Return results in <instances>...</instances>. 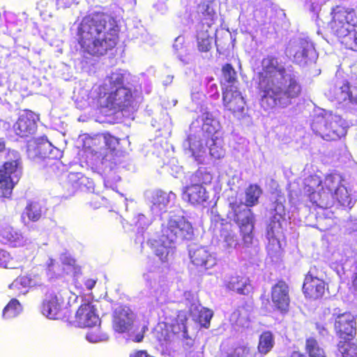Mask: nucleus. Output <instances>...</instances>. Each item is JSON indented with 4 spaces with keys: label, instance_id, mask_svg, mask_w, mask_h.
I'll return each mask as SVG.
<instances>
[{
    "label": "nucleus",
    "instance_id": "f257e3e1",
    "mask_svg": "<svg viewBox=\"0 0 357 357\" xmlns=\"http://www.w3.org/2000/svg\"><path fill=\"white\" fill-rule=\"evenodd\" d=\"M342 181L341 175L337 173L326 174L324 180L317 174L310 175L304 181V194L319 208H331L336 203L343 204L338 195Z\"/></svg>",
    "mask_w": 357,
    "mask_h": 357
},
{
    "label": "nucleus",
    "instance_id": "f03ea898",
    "mask_svg": "<svg viewBox=\"0 0 357 357\" xmlns=\"http://www.w3.org/2000/svg\"><path fill=\"white\" fill-rule=\"evenodd\" d=\"M261 194L262 190L258 184H250L245 191V204L235 201L229 204L232 211L233 221L238 226L245 247H250L254 239L255 216L250 208L258 204Z\"/></svg>",
    "mask_w": 357,
    "mask_h": 357
},
{
    "label": "nucleus",
    "instance_id": "7ed1b4c3",
    "mask_svg": "<svg viewBox=\"0 0 357 357\" xmlns=\"http://www.w3.org/2000/svg\"><path fill=\"white\" fill-rule=\"evenodd\" d=\"M262 72L258 74V89H294L298 86V77L290 68H285L273 56L261 61Z\"/></svg>",
    "mask_w": 357,
    "mask_h": 357
},
{
    "label": "nucleus",
    "instance_id": "20e7f679",
    "mask_svg": "<svg viewBox=\"0 0 357 357\" xmlns=\"http://www.w3.org/2000/svg\"><path fill=\"white\" fill-rule=\"evenodd\" d=\"M119 29L112 16L104 13H94L91 17V36L93 34L91 54L97 56L105 54L116 44Z\"/></svg>",
    "mask_w": 357,
    "mask_h": 357
},
{
    "label": "nucleus",
    "instance_id": "39448f33",
    "mask_svg": "<svg viewBox=\"0 0 357 357\" xmlns=\"http://www.w3.org/2000/svg\"><path fill=\"white\" fill-rule=\"evenodd\" d=\"M331 14L330 26L333 33L346 48L357 52V29L354 28L357 20L354 10L336 6L332 8Z\"/></svg>",
    "mask_w": 357,
    "mask_h": 357
},
{
    "label": "nucleus",
    "instance_id": "423d86ee",
    "mask_svg": "<svg viewBox=\"0 0 357 357\" xmlns=\"http://www.w3.org/2000/svg\"><path fill=\"white\" fill-rule=\"evenodd\" d=\"M311 128L314 134L326 141H337L344 137L348 126L339 115L321 109L312 116Z\"/></svg>",
    "mask_w": 357,
    "mask_h": 357
},
{
    "label": "nucleus",
    "instance_id": "0eeeda50",
    "mask_svg": "<svg viewBox=\"0 0 357 357\" xmlns=\"http://www.w3.org/2000/svg\"><path fill=\"white\" fill-rule=\"evenodd\" d=\"M104 97L100 105L105 112L110 114L121 113L128 116L137 111L143 100L137 91H110L105 93Z\"/></svg>",
    "mask_w": 357,
    "mask_h": 357
},
{
    "label": "nucleus",
    "instance_id": "6e6552de",
    "mask_svg": "<svg viewBox=\"0 0 357 357\" xmlns=\"http://www.w3.org/2000/svg\"><path fill=\"white\" fill-rule=\"evenodd\" d=\"M0 167V197L10 198L22 173L21 158L16 151L8 150Z\"/></svg>",
    "mask_w": 357,
    "mask_h": 357
},
{
    "label": "nucleus",
    "instance_id": "1a4fd4ad",
    "mask_svg": "<svg viewBox=\"0 0 357 357\" xmlns=\"http://www.w3.org/2000/svg\"><path fill=\"white\" fill-rule=\"evenodd\" d=\"M285 53L303 68L311 67L316 63L318 59L314 43L308 38L291 40L286 47Z\"/></svg>",
    "mask_w": 357,
    "mask_h": 357
},
{
    "label": "nucleus",
    "instance_id": "9d476101",
    "mask_svg": "<svg viewBox=\"0 0 357 357\" xmlns=\"http://www.w3.org/2000/svg\"><path fill=\"white\" fill-rule=\"evenodd\" d=\"M119 139L109 133H100L91 137V155L96 164L109 158L111 153H116Z\"/></svg>",
    "mask_w": 357,
    "mask_h": 357
},
{
    "label": "nucleus",
    "instance_id": "9b49d317",
    "mask_svg": "<svg viewBox=\"0 0 357 357\" xmlns=\"http://www.w3.org/2000/svg\"><path fill=\"white\" fill-rule=\"evenodd\" d=\"M162 233L163 237L173 242L176 240H191L194 236V230L191 223L183 216L169 218L167 226L163 227Z\"/></svg>",
    "mask_w": 357,
    "mask_h": 357
},
{
    "label": "nucleus",
    "instance_id": "f8f14e48",
    "mask_svg": "<svg viewBox=\"0 0 357 357\" xmlns=\"http://www.w3.org/2000/svg\"><path fill=\"white\" fill-rule=\"evenodd\" d=\"M271 301L274 311L282 315L290 311L291 297L288 284L282 280L277 281L271 289Z\"/></svg>",
    "mask_w": 357,
    "mask_h": 357
},
{
    "label": "nucleus",
    "instance_id": "ddd939ff",
    "mask_svg": "<svg viewBox=\"0 0 357 357\" xmlns=\"http://www.w3.org/2000/svg\"><path fill=\"white\" fill-rule=\"evenodd\" d=\"M181 333L183 338H188V329L185 324L177 320L172 324L160 323L154 331L155 337L161 344L172 342Z\"/></svg>",
    "mask_w": 357,
    "mask_h": 357
},
{
    "label": "nucleus",
    "instance_id": "4468645a",
    "mask_svg": "<svg viewBox=\"0 0 357 357\" xmlns=\"http://www.w3.org/2000/svg\"><path fill=\"white\" fill-rule=\"evenodd\" d=\"M44 298L40 303L41 313L51 319H59L61 315L63 299L56 292L45 287L41 289Z\"/></svg>",
    "mask_w": 357,
    "mask_h": 357
},
{
    "label": "nucleus",
    "instance_id": "2eb2a0df",
    "mask_svg": "<svg viewBox=\"0 0 357 357\" xmlns=\"http://www.w3.org/2000/svg\"><path fill=\"white\" fill-rule=\"evenodd\" d=\"M316 271L315 266L310 268L303 284V291L305 298L314 301L321 298L326 289V283L315 275Z\"/></svg>",
    "mask_w": 357,
    "mask_h": 357
},
{
    "label": "nucleus",
    "instance_id": "dca6fc26",
    "mask_svg": "<svg viewBox=\"0 0 357 357\" xmlns=\"http://www.w3.org/2000/svg\"><path fill=\"white\" fill-rule=\"evenodd\" d=\"M39 120L38 114L31 110L25 109L14 123L13 131L20 137H28L36 132Z\"/></svg>",
    "mask_w": 357,
    "mask_h": 357
},
{
    "label": "nucleus",
    "instance_id": "f3484780",
    "mask_svg": "<svg viewBox=\"0 0 357 357\" xmlns=\"http://www.w3.org/2000/svg\"><path fill=\"white\" fill-rule=\"evenodd\" d=\"M121 163L116 153H111L109 158L100 161L101 174L103 176L105 185L114 190L121 181L118 165Z\"/></svg>",
    "mask_w": 357,
    "mask_h": 357
},
{
    "label": "nucleus",
    "instance_id": "a211bd4d",
    "mask_svg": "<svg viewBox=\"0 0 357 357\" xmlns=\"http://www.w3.org/2000/svg\"><path fill=\"white\" fill-rule=\"evenodd\" d=\"M334 329L341 339L355 338L357 333L356 321L349 312L337 314L335 318Z\"/></svg>",
    "mask_w": 357,
    "mask_h": 357
},
{
    "label": "nucleus",
    "instance_id": "6ab92c4d",
    "mask_svg": "<svg viewBox=\"0 0 357 357\" xmlns=\"http://www.w3.org/2000/svg\"><path fill=\"white\" fill-rule=\"evenodd\" d=\"M134 313L126 305H120L112 313V328L118 333H124L129 331L134 324Z\"/></svg>",
    "mask_w": 357,
    "mask_h": 357
},
{
    "label": "nucleus",
    "instance_id": "aec40b11",
    "mask_svg": "<svg viewBox=\"0 0 357 357\" xmlns=\"http://www.w3.org/2000/svg\"><path fill=\"white\" fill-rule=\"evenodd\" d=\"M222 101L225 107L234 115L243 116L245 101L240 91H223Z\"/></svg>",
    "mask_w": 357,
    "mask_h": 357
},
{
    "label": "nucleus",
    "instance_id": "412c9836",
    "mask_svg": "<svg viewBox=\"0 0 357 357\" xmlns=\"http://www.w3.org/2000/svg\"><path fill=\"white\" fill-rule=\"evenodd\" d=\"M191 263L197 268L208 270L217 264V259L205 247H199L190 251Z\"/></svg>",
    "mask_w": 357,
    "mask_h": 357
},
{
    "label": "nucleus",
    "instance_id": "4be33fe9",
    "mask_svg": "<svg viewBox=\"0 0 357 357\" xmlns=\"http://www.w3.org/2000/svg\"><path fill=\"white\" fill-rule=\"evenodd\" d=\"M182 198L191 205L198 206L207 201L208 196L205 188L199 183H190L183 188Z\"/></svg>",
    "mask_w": 357,
    "mask_h": 357
},
{
    "label": "nucleus",
    "instance_id": "5701e85b",
    "mask_svg": "<svg viewBox=\"0 0 357 357\" xmlns=\"http://www.w3.org/2000/svg\"><path fill=\"white\" fill-rule=\"evenodd\" d=\"M130 78L127 71L118 70L105 79L102 89H130L128 86Z\"/></svg>",
    "mask_w": 357,
    "mask_h": 357
},
{
    "label": "nucleus",
    "instance_id": "b1692460",
    "mask_svg": "<svg viewBox=\"0 0 357 357\" xmlns=\"http://www.w3.org/2000/svg\"><path fill=\"white\" fill-rule=\"evenodd\" d=\"M226 287L228 289L235 291L240 295L250 296L254 292V287L248 277L244 275H234L229 278Z\"/></svg>",
    "mask_w": 357,
    "mask_h": 357
},
{
    "label": "nucleus",
    "instance_id": "393cba45",
    "mask_svg": "<svg viewBox=\"0 0 357 357\" xmlns=\"http://www.w3.org/2000/svg\"><path fill=\"white\" fill-rule=\"evenodd\" d=\"M173 243V241H169V239L163 237L162 234L158 239L154 240L152 244L153 250L161 262H167L169 254L173 253L174 248L172 245Z\"/></svg>",
    "mask_w": 357,
    "mask_h": 357
},
{
    "label": "nucleus",
    "instance_id": "a878e982",
    "mask_svg": "<svg viewBox=\"0 0 357 357\" xmlns=\"http://www.w3.org/2000/svg\"><path fill=\"white\" fill-rule=\"evenodd\" d=\"M78 43L81 50L83 52V56L88 58L89 54V17L86 16L77 28Z\"/></svg>",
    "mask_w": 357,
    "mask_h": 357
},
{
    "label": "nucleus",
    "instance_id": "bb28decb",
    "mask_svg": "<svg viewBox=\"0 0 357 357\" xmlns=\"http://www.w3.org/2000/svg\"><path fill=\"white\" fill-rule=\"evenodd\" d=\"M221 83L225 86V89H227L228 87H234L235 89L238 88L236 72L229 63L225 64L222 68Z\"/></svg>",
    "mask_w": 357,
    "mask_h": 357
},
{
    "label": "nucleus",
    "instance_id": "cd10ccee",
    "mask_svg": "<svg viewBox=\"0 0 357 357\" xmlns=\"http://www.w3.org/2000/svg\"><path fill=\"white\" fill-rule=\"evenodd\" d=\"M334 86L337 89H357V76L347 78L343 72L337 71L333 79Z\"/></svg>",
    "mask_w": 357,
    "mask_h": 357
},
{
    "label": "nucleus",
    "instance_id": "c85d7f7f",
    "mask_svg": "<svg viewBox=\"0 0 357 357\" xmlns=\"http://www.w3.org/2000/svg\"><path fill=\"white\" fill-rule=\"evenodd\" d=\"M337 349L342 357H357V340L343 339L337 343Z\"/></svg>",
    "mask_w": 357,
    "mask_h": 357
},
{
    "label": "nucleus",
    "instance_id": "c756f323",
    "mask_svg": "<svg viewBox=\"0 0 357 357\" xmlns=\"http://www.w3.org/2000/svg\"><path fill=\"white\" fill-rule=\"evenodd\" d=\"M186 142H188V148L192 153V155L196 160L200 161L205 151L204 146L200 138L195 134H190L188 135Z\"/></svg>",
    "mask_w": 357,
    "mask_h": 357
},
{
    "label": "nucleus",
    "instance_id": "7c9ffc66",
    "mask_svg": "<svg viewBox=\"0 0 357 357\" xmlns=\"http://www.w3.org/2000/svg\"><path fill=\"white\" fill-rule=\"evenodd\" d=\"M275 344L274 336L269 331H264L259 337L257 350L260 354L266 355L271 351Z\"/></svg>",
    "mask_w": 357,
    "mask_h": 357
},
{
    "label": "nucleus",
    "instance_id": "2f4dec72",
    "mask_svg": "<svg viewBox=\"0 0 357 357\" xmlns=\"http://www.w3.org/2000/svg\"><path fill=\"white\" fill-rule=\"evenodd\" d=\"M76 327L85 328L89 326V303H82L77 309L74 321Z\"/></svg>",
    "mask_w": 357,
    "mask_h": 357
},
{
    "label": "nucleus",
    "instance_id": "473e14b6",
    "mask_svg": "<svg viewBox=\"0 0 357 357\" xmlns=\"http://www.w3.org/2000/svg\"><path fill=\"white\" fill-rule=\"evenodd\" d=\"M42 207L38 202L30 201L27 203L24 211L22 213V218L26 215L29 220L31 222H37L42 217Z\"/></svg>",
    "mask_w": 357,
    "mask_h": 357
},
{
    "label": "nucleus",
    "instance_id": "72a5a7b5",
    "mask_svg": "<svg viewBox=\"0 0 357 357\" xmlns=\"http://www.w3.org/2000/svg\"><path fill=\"white\" fill-rule=\"evenodd\" d=\"M203 115L204 119H203L204 123L202 126V130L206 138V143L207 144L208 139H211L213 142L214 141L213 136L216 133L217 129L216 126L213 125L215 121L213 118L212 114L208 112H206Z\"/></svg>",
    "mask_w": 357,
    "mask_h": 357
},
{
    "label": "nucleus",
    "instance_id": "f704fd0d",
    "mask_svg": "<svg viewBox=\"0 0 357 357\" xmlns=\"http://www.w3.org/2000/svg\"><path fill=\"white\" fill-rule=\"evenodd\" d=\"M22 306L16 298H12L4 307L2 317L5 319H11L17 317L22 311Z\"/></svg>",
    "mask_w": 357,
    "mask_h": 357
},
{
    "label": "nucleus",
    "instance_id": "c9c22d12",
    "mask_svg": "<svg viewBox=\"0 0 357 357\" xmlns=\"http://www.w3.org/2000/svg\"><path fill=\"white\" fill-rule=\"evenodd\" d=\"M215 6V0H205L198 5V13H202L206 20L212 21L216 17Z\"/></svg>",
    "mask_w": 357,
    "mask_h": 357
},
{
    "label": "nucleus",
    "instance_id": "e433bc0d",
    "mask_svg": "<svg viewBox=\"0 0 357 357\" xmlns=\"http://www.w3.org/2000/svg\"><path fill=\"white\" fill-rule=\"evenodd\" d=\"M305 349L310 357H326L324 350L320 347L314 337H310L306 339Z\"/></svg>",
    "mask_w": 357,
    "mask_h": 357
},
{
    "label": "nucleus",
    "instance_id": "4c0bfd02",
    "mask_svg": "<svg viewBox=\"0 0 357 357\" xmlns=\"http://www.w3.org/2000/svg\"><path fill=\"white\" fill-rule=\"evenodd\" d=\"M334 96L338 104L357 105V91H335Z\"/></svg>",
    "mask_w": 357,
    "mask_h": 357
},
{
    "label": "nucleus",
    "instance_id": "58836bf2",
    "mask_svg": "<svg viewBox=\"0 0 357 357\" xmlns=\"http://www.w3.org/2000/svg\"><path fill=\"white\" fill-rule=\"evenodd\" d=\"M100 319L95 314H91V342H98L105 340L100 333Z\"/></svg>",
    "mask_w": 357,
    "mask_h": 357
},
{
    "label": "nucleus",
    "instance_id": "ea45409f",
    "mask_svg": "<svg viewBox=\"0 0 357 357\" xmlns=\"http://www.w3.org/2000/svg\"><path fill=\"white\" fill-rule=\"evenodd\" d=\"M266 94L262 96L261 104L262 106L266 103L270 107H273L278 104V96H284L288 97L290 91H264Z\"/></svg>",
    "mask_w": 357,
    "mask_h": 357
},
{
    "label": "nucleus",
    "instance_id": "a19ab883",
    "mask_svg": "<svg viewBox=\"0 0 357 357\" xmlns=\"http://www.w3.org/2000/svg\"><path fill=\"white\" fill-rule=\"evenodd\" d=\"M212 175L203 169H198L191 176L192 183H199L202 186L211 183Z\"/></svg>",
    "mask_w": 357,
    "mask_h": 357
},
{
    "label": "nucleus",
    "instance_id": "79ce46f5",
    "mask_svg": "<svg viewBox=\"0 0 357 357\" xmlns=\"http://www.w3.org/2000/svg\"><path fill=\"white\" fill-rule=\"evenodd\" d=\"M86 180L81 173L70 172L68 174L66 179V184L68 187H72L76 190L80 189L82 185H86L84 180Z\"/></svg>",
    "mask_w": 357,
    "mask_h": 357
},
{
    "label": "nucleus",
    "instance_id": "37998d69",
    "mask_svg": "<svg viewBox=\"0 0 357 357\" xmlns=\"http://www.w3.org/2000/svg\"><path fill=\"white\" fill-rule=\"evenodd\" d=\"M213 316V312L211 310L207 307H202L199 312L197 321L201 326L208 328L210 326Z\"/></svg>",
    "mask_w": 357,
    "mask_h": 357
},
{
    "label": "nucleus",
    "instance_id": "c03bdc74",
    "mask_svg": "<svg viewBox=\"0 0 357 357\" xmlns=\"http://www.w3.org/2000/svg\"><path fill=\"white\" fill-rule=\"evenodd\" d=\"M197 46L201 52H206L211 48L213 38L207 33H201L197 35Z\"/></svg>",
    "mask_w": 357,
    "mask_h": 357
},
{
    "label": "nucleus",
    "instance_id": "a18cd8bd",
    "mask_svg": "<svg viewBox=\"0 0 357 357\" xmlns=\"http://www.w3.org/2000/svg\"><path fill=\"white\" fill-rule=\"evenodd\" d=\"M220 236L223 238L226 248H236L238 244V238L234 231L224 229L222 230Z\"/></svg>",
    "mask_w": 357,
    "mask_h": 357
},
{
    "label": "nucleus",
    "instance_id": "49530a36",
    "mask_svg": "<svg viewBox=\"0 0 357 357\" xmlns=\"http://www.w3.org/2000/svg\"><path fill=\"white\" fill-rule=\"evenodd\" d=\"M250 310L248 305L238 306L231 314V317L236 324H242V321L248 316Z\"/></svg>",
    "mask_w": 357,
    "mask_h": 357
},
{
    "label": "nucleus",
    "instance_id": "de8ad7c7",
    "mask_svg": "<svg viewBox=\"0 0 357 357\" xmlns=\"http://www.w3.org/2000/svg\"><path fill=\"white\" fill-rule=\"evenodd\" d=\"M73 99L76 107L80 109L86 108L88 106V95L83 93V91H74Z\"/></svg>",
    "mask_w": 357,
    "mask_h": 357
},
{
    "label": "nucleus",
    "instance_id": "09e8293b",
    "mask_svg": "<svg viewBox=\"0 0 357 357\" xmlns=\"http://www.w3.org/2000/svg\"><path fill=\"white\" fill-rule=\"evenodd\" d=\"M1 236L9 243H15L20 239V235L12 227L4 228L1 231Z\"/></svg>",
    "mask_w": 357,
    "mask_h": 357
},
{
    "label": "nucleus",
    "instance_id": "8fccbe9b",
    "mask_svg": "<svg viewBox=\"0 0 357 357\" xmlns=\"http://www.w3.org/2000/svg\"><path fill=\"white\" fill-rule=\"evenodd\" d=\"M29 280L26 277L19 276L13 281L10 287L17 289H20L21 286L23 287H27L29 286Z\"/></svg>",
    "mask_w": 357,
    "mask_h": 357
},
{
    "label": "nucleus",
    "instance_id": "3c124183",
    "mask_svg": "<svg viewBox=\"0 0 357 357\" xmlns=\"http://www.w3.org/2000/svg\"><path fill=\"white\" fill-rule=\"evenodd\" d=\"M238 357H255L252 349L248 346H241L235 349Z\"/></svg>",
    "mask_w": 357,
    "mask_h": 357
},
{
    "label": "nucleus",
    "instance_id": "603ef678",
    "mask_svg": "<svg viewBox=\"0 0 357 357\" xmlns=\"http://www.w3.org/2000/svg\"><path fill=\"white\" fill-rule=\"evenodd\" d=\"M168 0H158V1L154 5L155 9L161 14H165L168 10Z\"/></svg>",
    "mask_w": 357,
    "mask_h": 357
},
{
    "label": "nucleus",
    "instance_id": "864d4df0",
    "mask_svg": "<svg viewBox=\"0 0 357 357\" xmlns=\"http://www.w3.org/2000/svg\"><path fill=\"white\" fill-rule=\"evenodd\" d=\"M10 256L8 252L0 249V266L6 268L10 261Z\"/></svg>",
    "mask_w": 357,
    "mask_h": 357
},
{
    "label": "nucleus",
    "instance_id": "5fc2aeb1",
    "mask_svg": "<svg viewBox=\"0 0 357 357\" xmlns=\"http://www.w3.org/2000/svg\"><path fill=\"white\" fill-rule=\"evenodd\" d=\"M49 3L47 0H40L37 3V9L40 11V15H47L48 13Z\"/></svg>",
    "mask_w": 357,
    "mask_h": 357
},
{
    "label": "nucleus",
    "instance_id": "6e6d98bb",
    "mask_svg": "<svg viewBox=\"0 0 357 357\" xmlns=\"http://www.w3.org/2000/svg\"><path fill=\"white\" fill-rule=\"evenodd\" d=\"M175 54H176L177 58L179 59V61H181L183 64L185 65L189 63L190 59L188 57L186 49H183V50L176 52Z\"/></svg>",
    "mask_w": 357,
    "mask_h": 357
},
{
    "label": "nucleus",
    "instance_id": "4d7b16f0",
    "mask_svg": "<svg viewBox=\"0 0 357 357\" xmlns=\"http://www.w3.org/2000/svg\"><path fill=\"white\" fill-rule=\"evenodd\" d=\"M147 330V326H143L141 331L132 337V340L137 343L142 342L144 337V334Z\"/></svg>",
    "mask_w": 357,
    "mask_h": 357
},
{
    "label": "nucleus",
    "instance_id": "13d9d810",
    "mask_svg": "<svg viewBox=\"0 0 357 357\" xmlns=\"http://www.w3.org/2000/svg\"><path fill=\"white\" fill-rule=\"evenodd\" d=\"M183 42H184V37L179 36L175 39V42L173 45V48L176 52L183 50V49H185V47L183 46Z\"/></svg>",
    "mask_w": 357,
    "mask_h": 357
},
{
    "label": "nucleus",
    "instance_id": "bf43d9fd",
    "mask_svg": "<svg viewBox=\"0 0 357 357\" xmlns=\"http://www.w3.org/2000/svg\"><path fill=\"white\" fill-rule=\"evenodd\" d=\"M77 3L78 0H56L57 6L63 8H68L73 4Z\"/></svg>",
    "mask_w": 357,
    "mask_h": 357
},
{
    "label": "nucleus",
    "instance_id": "052dcab7",
    "mask_svg": "<svg viewBox=\"0 0 357 357\" xmlns=\"http://www.w3.org/2000/svg\"><path fill=\"white\" fill-rule=\"evenodd\" d=\"M130 357H155L150 354L146 350L141 349L137 350L134 351L132 354H130Z\"/></svg>",
    "mask_w": 357,
    "mask_h": 357
},
{
    "label": "nucleus",
    "instance_id": "680f3d73",
    "mask_svg": "<svg viewBox=\"0 0 357 357\" xmlns=\"http://www.w3.org/2000/svg\"><path fill=\"white\" fill-rule=\"evenodd\" d=\"M259 299L261 301V307L264 310H268L270 305L268 298H267L265 294H263L260 296Z\"/></svg>",
    "mask_w": 357,
    "mask_h": 357
},
{
    "label": "nucleus",
    "instance_id": "e2e57ef3",
    "mask_svg": "<svg viewBox=\"0 0 357 357\" xmlns=\"http://www.w3.org/2000/svg\"><path fill=\"white\" fill-rule=\"evenodd\" d=\"M315 325H316V328H317V330L319 331V333L324 334V333H327V330L324 325H322L319 323H316Z\"/></svg>",
    "mask_w": 357,
    "mask_h": 357
},
{
    "label": "nucleus",
    "instance_id": "0e129e2a",
    "mask_svg": "<svg viewBox=\"0 0 357 357\" xmlns=\"http://www.w3.org/2000/svg\"><path fill=\"white\" fill-rule=\"evenodd\" d=\"M156 196L158 197H161L163 202H164V205L166 204L167 202H168V199L166 197V195H165V193L164 192H158L156 193Z\"/></svg>",
    "mask_w": 357,
    "mask_h": 357
},
{
    "label": "nucleus",
    "instance_id": "69168bd1",
    "mask_svg": "<svg viewBox=\"0 0 357 357\" xmlns=\"http://www.w3.org/2000/svg\"><path fill=\"white\" fill-rule=\"evenodd\" d=\"M172 80H173V76H172V75L167 76L165 80L163 81L164 85L165 86H167L168 83H171L172 82Z\"/></svg>",
    "mask_w": 357,
    "mask_h": 357
},
{
    "label": "nucleus",
    "instance_id": "338daca9",
    "mask_svg": "<svg viewBox=\"0 0 357 357\" xmlns=\"http://www.w3.org/2000/svg\"><path fill=\"white\" fill-rule=\"evenodd\" d=\"M6 149V142L3 139L0 138V153Z\"/></svg>",
    "mask_w": 357,
    "mask_h": 357
},
{
    "label": "nucleus",
    "instance_id": "774afa93",
    "mask_svg": "<svg viewBox=\"0 0 357 357\" xmlns=\"http://www.w3.org/2000/svg\"><path fill=\"white\" fill-rule=\"evenodd\" d=\"M319 2H316V1H314V2H312L311 5H310V10L312 11H314L316 9H317L319 8Z\"/></svg>",
    "mask_w": 357,
    "mask_h": 357
}]
</instances>
